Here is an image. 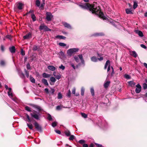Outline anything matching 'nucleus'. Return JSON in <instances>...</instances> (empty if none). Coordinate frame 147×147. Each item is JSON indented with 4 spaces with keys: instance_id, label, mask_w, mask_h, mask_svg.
<instances>
[{
    "instance_id": "f257e3e1",
    "label": "nucleus",
    "mask_w": 147,
    "mask_h": 147,
    "mask_svg": "<svg viewBox=\"0 0 147 147\" xmlns=\"http://www.w3.org/2000/svg\"><path fill=\"white\" fill-rule=\"evenodd\" d=\"M78 5L83 9L89 10L92 13H95L96 14L98 15L100 18L104 20L109 21V20L105 17L103 13L100 11V8L98 6L97 7L95 4H90L86 3L82 5L78 4Z\"/></svg>"
},
{
    "instance_id": "412c9836",
    "label": "nucleus",
    "mask_w": 147,
    "mask_h": 147,
    "mask_svg": "<svg viewBox=\"0 0 147 147\" xmlns=\"http://www.w3.org/2000/svg\"><path fill=\"white\" fill-rule=\"evenodd\" d=\"M125 11L127 14H132L133 13L132 10L130 9H126Z\"/></svg>"
},
{
    "instance_id": "2f4dec72",
    "label": "nucleus",
    "mask_w": 147,
    "mask_h": 147,
    "mask_svg": "<svg viewBox=\"0 0 147 147\" xmlns=\"http://www.w3.org/2000/svg\"><path fill=\"white\" fill-rule=\"evenodd\" d=\"M50 80L53 83H55L56 81V80L55 78L53 77H51L50 78Z\"/></svg>"
},
{
    "instance_id": "c03bdc74",
    "label": "nucleus",
    "mask_w": 147,
    "mask_h": 147,
    "mask_svg": "<svg viewBox=\"0 0 147 147\" xmlns=\"http://www.w3.org/2000/svg\"><path fill=\"white\" fill-rule=\"evenodd\" d=\"M25 74L27 78H28L29 77V72L27 71L26 69H25Z\"/></svg>"
},
{
    "instance_id": "1a4fd4ad",
    "label": "nucleus",
    "mask_w": 147,
    "mask_h": 147,
    "mask_svg": "<svg viewBox=\"0 0 147 147\" xmlns=\"http://www.w3.org/2000/svg\"><path fill=\"white\" fill-rule=\"evenodd\" d=\"M58 55L59 58L61 59H63L65 57L64 53L62 51H61Z\"/></svg>"
},
{
    "instance_id": "4c0bfd02",
    "label": "nucleus",
    "mask_w": 147,
    "mask_h": 147,
    "mask_svg": "<svg viewBox=\"0 0 147 147\" xmlns=\"http://www.w3.org/2000/svg\"><path fill=\"white\" fill-rule=\"evenodd\" d=\"M70 136L69 140H73L74 138V136L73 135H70Z\"/></svg>"
},
{
    "instance_id": "58836bf2",
    "label": "nucleus",
    "mask_w": 147,
    "mask_h": 147,
    "mask_svg": "<svg viewBox=\"0 0 147 147\" xmlns=\"http://www.w3.org/2000/svg\"><path fill=\"white\" fill-rule=\"evenodd\" d=\"M27 125L28 126V127L29 128V129H32L33 128L32 125L31 123H27Z\"/></svg>"
},
{
    "instance_id": "052dcab7",
    "label": "nucleus",
    "mask_w": 147,
    "mask_h": 147,
    "mask_svg": "<svg viewBox=\"0 0 147 147\" xmlns=\"http://www.w3.org/2000/svg\"><path fill=\"white\" fill-rule=\"evenodd\" d=\"M140 46L142 48L144 49H146L147 48L146 47L144 44H141Z\"/></svg>"
},
{
    "instance_id": "473e14b6",
    "label": "nucleus",
    "mask_w": 147,
    "mask_h": 147,
    "mask_svg": "<svg viewBox=\"0 0 147 147\" xmlns=\"http://www.w3.org/2000/svg\"><path fill=\"white\" fill-rule=\"evenodd\" d=\"M81 115L83 117L85 118H86L87 117V115L85 113H81Z\"/></svg>"
},
{
    "instance_id": "7ed1b4c3",
    "label": "nucleus",
    "mask_w": 147,
    "mask_h": 147,
    "mask_svg": "<svg viewBox=\"0 0 147 147\" xmlns=\"http://www.w3.org/2000/svg\"><path fill=\"white\" fill-rule=\"evenodd\" d=\"M7 94L8 96L12 100L14 101L16 103L18 102L17 98L16 97L13 98L14 97V94L13 93V92L11 88H9L7 92Z\"/></svg>"
},
{
    "instance_id": "ddd939ff",
    "label": "nucleus",
    "mask_w": 147,
    "mask_h": 147,
    "mask_svg": "<svg viewBox=\"0 0 147 147\" xmlns=\"http://www.w3.org/2000/svg\"><path fill=\"white\" fill-rule=\"evenodd\" d=\"M62 24L64 25L65 28H67L68 29H71V26L69 24L65 22H62Z\"/></svg>"
},
{
    "instance_id": "c85d7f7f",
    "label": "nucleus",
    "mask_w": 147,
    "mask_h": 147,
    "mask_svg": "<svg viewBox=\"0 0 147 147\" xmlns=\"http://www.w3.org/2000/svg\"><path fill=\"white\" fill-rule=\"evenodd\" d=\"M85 89L83 87H82L81 89V95L82 96H83L84 94Z\"/></svg>"
},
{
    "instance_id": "39448f33",
    "label": "nucleus",
    "mask_w": 147,
    "mask_h": 147,
    "mask_svg": "<svg viewBox=\"0 0 147 147\" xmlns=\"http://www.w3.org/2000/svg\"><path fill=\"white\" fill-rule=\"evenodd\" d=\"M79 49L78 48L71 49L67 51V54L68 56H71L73 54L78 51Z\"/></svg>"
},
{
    "instance_id": "4468645a",
    "label": "nucleus",
    "mask_w": 147,
    "mask_h": 147,
    "mask_svg": "<svg viewBox=\"0 0 147 147\" xmlns=\"http://www.w3.org/2000/svg\"><path fill=\"white\" fill-rule=\"evenodd\" d=\"M17 8L18 9L21 10L22 9L23 4L22 3H18L17 4Z\"/></svg>"
},
{
    "instance_id": "338daca9",
    "label": "nucleus",
    "mask_w": 147,
    "mask_h": 147,
    "mask_svg": "<svg viewBox=\"0 0 147 147\" xmlns=\"http://www.w3.org/2000/svg\"><path fill=\"white\" fill-rule=\"evenodd\" d=\"M37 47L36 46H35L34 47L33 50L34 51H36L37 50Z\"/></svg>"
},
{
    "instance_id": "9b49d317",
    "label": "nucleus",
    "mask_w": 147,
    "mask_h": 147,
    "mask_svg": "<svg viewBox=\"0 0 147 147\" xmlns=\"http://www.w3.org/2000/svg\"><path fill=\"white\" fill-rule=\"evenodd\" d=\"M136 89L135 91L136 93H138L141 91V86L139 84H138L136 86Z\"/></svg>"
},
{
    "instance_id": "a878e982",
    "label": "nucleus",
    "mask_w": 147,
    "mask_h": 147,
    "mask_svg": "<svg viewBox=\"0 0 147 147\" xmlns=\"http://www.w3.org/2000/svg\"><path fill=\"white\" fill-rule=\"evenodd\" d=\"M128 83L131 87L134 86L135 85V83L133 81H129L128 82Z\"/></svg>"
},
{
    "instance_id": "4d7b16f0",
    "label": "nucleus",
    "mask_w": 147,
    "mask_h": 147,
    "mask_svg": "<svg viewBox=\"0 0 147 147\" xmlns=\"http://www.w3.org/2000/svg\"><path fill=\"white\" fill-rule=\"evenodd\" d=\"M35 107L36 108V109H37L39 111L41 110V108L40 107H39L38 106H37V105L35 106Z\"/></svg>"
},
{
    "instance_id": "8fccbe9b",
    "label": "nucleus",
    "mask_w": 147,
    "mask_h": 147,
    "mask_svg": "<svg viewBox=\"0 0 147 147\" xmlns=\"http://www.w3.org/2000/svg\"><path fill=\"white\" fill-rule=\"evenodd\" d=\"M71 67L74 69H75L76 68H78V65L76 66L75 67V66L74 65L73 63H71Z\"/></svg>"
},
{
    "instance_id": "603ef678",
    "label": "nucleus",
    "mask_w": 147,
    "mask_h": 147,
    "mask_svg": "<svg viewBox=\"0 0 147 147\" xmlns=\"http://www.w3.org/2000/svg\"><path fill=\"white\" fill-rule=\"evenodd\" d=\"M0 64L2 66H4L5 64V62L3 60H2L0 62Z\"/></svg>"
},
{
    "instance_id": "f3484780",
    "label": "nucleus",
    "mask_w": 147,
    "mask_h": 147,
    "mask_svg": "<svg viewBox=\"0 0 147 147\" xmlns=\"http://www.w3.org/2000/svg\"><path fill=\"white\" fill-rule=\"evenodd\" d=\"M47 68L49 69L50 70L52 71H54L56 69L55 67L54 66L52 65H49L48 66Z\"/></svg>"
},
{
    "instance_id": "de8ad7c7",
    "label": "nucleus",
    "mask_w": 147,
    "mask_h": 147,
    "mask_svg": "<svg viewBox=\"0 0 147 147\" xmlns=\"http://www.w3.org/2000/svg\"><path fill=\"white\" fill-rule=\"evenodd\" d=\"M62 98V96L61 94L59 93L58 94V99H61Z\"/></svg>"
},
{
    "instance_id": "6e6d98bb",
    "label": "nucleus",
    "mask_w": 147,
    "mask_h": 147,
    "mask_svg": "<svg viewBox=\"0 0 147 147\" xmlns=\"http://www.w3.org/2000/svg\"><path fill=\"white\" fill-rule=\"evenodd\" d=\"M71 92L70 90H69L67 94V96L68 97H70L71 96Z\"/></svg>"
},
{
    "instance_id": "0eeeda50",
    "label": "nucleus",
    "mask_w": 147,
    "mask_h": 147,
    "mask_svg": "<svg viewBox=\"0 0 147 147\" xmlns=\"http://www.w3.org/2000/svg\"><path fill=\"white\" fill-rule=\"evenodd\" d=\"M53 18V16L51 13L50 12H47L46 19L48 21H51Z\"/></svg>"
},
{
    "instance_id": "79ce46f5",
    "label": "nucleus",
    "mask_w": 147,
    "mask_h": 147,
    "mask_svg": "<svg viewBox=\"0 0 147 147\" xmlns=\"http://www.w3.org/2000/svg\"><path fill=\"white\" fill-rule=\"evenodd\" d=\"M55 131L57 134H61V131L59 129H55Z\"/></svg>"
},
{
    "instance_id": "ea45409f",
    "label": "nucleus",
    "mask_w": 147,
    "mask_h": 147,
    "mask_svg": "<svg viewBox=\"0 0 147 147\" xmlns=\"http://www.w3.org/2000/svg\"><path fill=\"white\" fill-rule=\"evenodd\" d=\"M36 5L38 7H39L40 5V2L38 0H37L36 1Z\"/></svg>"
},
{
    "instance_id": "f704fd0d",
    "label": "nucleus",
    "mask_w": 147,
    "mask_h": 147,
    "mask_svg": "<svg viewBox=\"0 0 147 147\" xmlns=\"http://www.w3.org/2000/svg\"><path fill=\"white\" fill-rule=\"evenodd\" d=\"M59 45L61 47H65L66 46V44L62 42H59Z\"/></svg>"
},
{
    "instance_id": "e2e57ef3",
    "label": "nucleus",
    "mask_w": 147,
    "mask_h": 147,
    "mask_svg": "<svg viewBox=\"0 0 147 147\" xmlns=\"http://www.w3.org/2000/svg\"><path fill=\"white\" fill-rule=\"evenodd\" d=\"M76 92V89L75 88H73L72 90V93L73 94H75Z\"/></svg>"
},
{
    "instance_id": "774afa93",
    "label": "nucleus",
    "mask_w": 147,
    "mask_h": 147,
    "mask_svg": "<svg viewBox=\"0 0 147 147\" xmlns=\"http://www.w3.org/2000/svg\"><path fill=\"white\" fill-rule=\"evenodd\" d=\"M143 65L147 69V64L145 63H143Z\"/></svg>"
},
{
    "instance_id": "f8f14e48",
    "label": "nucleus",
    "mask_w": 147,
    "mask_h": 147,
    "mask_svg": "<svg viewBox=\"0 0 147 147\" xmlns=\"http://www.w3.org/2000/svg\"><path fill=\"white\" fill-rule=\"evenodd\" d=\"M135 32L140 37H142L144 36L142 32L140 30H135Z\"/></svg>"
},
{
    "instance_id": "a19ab883",
    "label": "nucleus",
    "mask_w": 147,
    "mask_h": 147,
    "mask_svg": "<svg viewBox=\"0 0 147 147\" xmlns=\"http://www.w3.org/2000/svg\"><path fill=\"white\" fill-rule=\"evenodd\" d=\"M59 68L62 70H64L65 69V66L62 64L59 67Z\"/></svg>"
},
{
    "instance_id": "aec40b11",
    "label": "nucleus",
    "mask_w": 147,
    "mask_h": 147,
    "mask_svg": "<svg viewBox=\"0 0 147 147\" xmlns=\"http://www.w3.org/2000/svg\"><path fill=\"white\" fill-rule=\"evenodd\" d=\"M42 82L45 85L48 86L49 85L47 80L45 79H42Z\"/></svg>"
},
{
    "instance_id": "cd10ccee",
    "label": "nucleus",
    "mask_w": 147,
    "mask_h": 147,
    "mask_svg": "<svg viewBox=\"0 0 147 147\" xmlns=\"http://www.w3.org/2000/svg\"><path fill=\"white\" fill-rule=\"evenodd\" d=\"M31 17L33 21L34 22L36 20V16L34 13H32L31 15Z\"/></svg>"
},
{
    "instance_id": "680f3d73",
    "label": "nucleus",
    "mask_w": 147,
    "mask_h": 147,
    "mask_svg": "<svg viewBox=\"0 0 147 147\" xmlns=\"http://www.w3.org/2000/svg\"><path fill=\"white\" fill-rule=\"evenodd\" d=\"M26 67H27V69H30V65L29 64H28L27 65Z\"/></svg>"
},
{
    "instance_id": "5fc2aeb1",
    "label": "nucleus",
    "mask_w": 147,
    "mask_h": 147,
    "mask_svg": "<svg viewBox=\"0 0 147 147\" xmlns=\"http://www.w3.org/2000/svg\"><path fill=\"white\" fill-rule=\"evenodd\" d=\"M143 88L144 89H146L147 88V84L146 83H144L143 84Z\"/></svg>"
},
{
    "instance_id": "6ab92c4d",
    "label": "nucleus",
    "mask_w": 147,
    "mask_h": 147,
    "mask_svg": "<svg viewBox=\"0 0 147 147\" xmlns=\"http://www.w3.org/2000/svg\"><path fill=\"white\" fill-rule=\"evenodd\" d=\"M34 125L36 127V129H41V126L39 125L37 122H35L34 123Z\"/></svg>"
},
{
    "instance_id": "9d476101",
    "label": "nucleus",
    "mask_w": 147,
    "mask_h": 147,
    "mask_svg": "<svg viewBox=\"0 0 147 147\" xmlns=\"http://www.w3.org/2000/svg\"><path fill=\"white\" fill-rule=\"evenodd\" d=\"M32 37V33L31 32H29L25 35L23 36V38L24 39H27L31 38Z\"/></svg>"
},
{
    "instance_id": "dca6fc26",
    "label": "nucleus",
    "mask_w": 147,
    "mask_h": 147,
    "mask_svg": "<svg viewBox=\"0 0 147 147\" xmlns=\"http://www.w3.org/2000/svg\"><path fill=\"white\" fill-rule=\"evenodd\" d=\"M110 81H107L104 84V86L105 88H107L108 87L110 84Z\"/></svg>"
},
{
    "instance_id": "a18cd8bd",
    "label": "nucleus",
    "mask_w": 147,
    "mask_h": 147,
    "mask_svg": "<svg viewBox=\"0 0 147 147\" xmlns=\"http://www.w3.org/2000/svg\"><path fill=\"white\" fill-rule=\"evenodd\" d=\"M26 117L28 119L27 122H30L31 121V120L30 118V117L28 115L26 114Z\"/></svg>"
},
{
    "instance_id": "20e7f679",
    "label": "nucleus",
    "mask_w": 147,
    "mask_h": 147,
    "mask_svg": "<svg viewBox=\"0 0 147 147\" xmlns=\"http://www.w3.org/2000/svg\"><path fill=\"white\" fill-rule=\"evenodd\" d=\"M74 59L75 61L78 62L79 61V59L80 60L82 63L84 65V61L83 58V56L82 54L79 55L78 56L75 55L74 57Z\"/></svg>"
},
{
    "instance_id": "49530a36",
    "label": "nucleus",
    "mask_w": 147,
    "mask_h": 147,
    "mask_svg": "<svg viewBox=\"0 0 147 147\" xmlns=\"http://www.w3.org/2000/svg\"><path fill=\"white\" fill-rule=\"evenodd\" d=\"M138 6L137 3L136 2H134V3L133 7L134 9L136 8Z\"/></svg>"
},
{
    "instance_id": "3c124183",
    "label": "nucleus",
    "mask_w": 147,
    "mask_h": 147,
    "mask_svg": "<svg viewBox=\"0 0 147 147\" xmlns=\"http://www.w3.org/2000/svg\"><path fill=\"white\" fill-rule=\"evenodd\" d=\"M47 119L50 121H51L52 120V117L50 114H48Z\"/></svg>"
},
{
    "instance_id": "4be33fe9",
    "label": "nucleus",
    "mask_w": 147,
    "mask_h": 147,
    "mask_svg": "<svg viewBox=\"0 0 147 147\" xmlns=\"http://www.w3.org/2000/svg\"><path fill=\"white\" fill-rule=\"evenodd\" d=\"M131 55H132L135 58L137 57L138 55L136 53L135 51H133L131 52Z\"/></svg>"
},
{
    "instance_id": "0e129e2a",
    "label": "nucleus",
    "mask_w": 147,
    "mask_h": 147,
    "mask_svg": "<svg viewBox=\"0 0 147 147\" xmlns=\"http://www.w3.org/2000/svg\"><path fill=\"white\" fill-rule=\"evenodd\" d=\"M34 11L33 10H31L29 11L26 14H28L30 13H33Z\"/></svg>"
},
{
    "instance_id": "37998d69",
    "label": "nucleus",
    "mask_w": 147,
    "mask_h": 147,
    "mask_svg": "<svg viewBox=\"0 0 147 147\" xmlns=\"http://www.w3.org/2000/svg\"><path fill=\"white\" fill-rule=\"evenodd\" d=\"M57 123L55 121L53 122L52 124V127H55V126H56L57 125Z\"/></svg>"
},
{
    "instance_id": "f03ea898",
    "label": "nucleus",
    "mask_w": 147,
    "mask_h": 147,
    "mask_svg": "<svg viewBox=\"0 0 147 147\" xmlns=\"http://www.w3.org/2000/svg\"><path fill=\"white\" fill-rule=\"evenodd\" d=\"M108 66L107 72L109 73L108 76L111 77L113 76L114 74V70L112 66H111L110 61L109 60H107L105 64L104 69H107Z\"/></svg>"
},
{
    "instance_id": "09e8293b",
    "label": "nucleus",
    "mask_w": 147,
    "mask_h": 147,
    "mask_svg": "<svg viewBox=\"0 0 147 147\" xmlns=\"http://www.w3.org/2000/svg\"><path fill=\"white\" fill-rule=\"evenodd\" d=\"M55 77L56 79L58 80H59L61 78V75L59 74L58 75H56Z\"/></svg>"
},
{
    "instance_id": "e433bc0d",
    "label": "nucleus",
    "mask_w": 147,
    "mask_h": 147,
    "mask_svg": "<svg viewBox=\"0 0 147 147\" xmlns=\"http://www.w3.org/2000/svg\"><path fill=\"white\" fill-rule=\"evenodd\" d=\"M95 36H102L104 35V34L102 33H97L95 34Z\"/></svg>"
},
{
    "instance_id": "69168bd1",
    "label": "nucleus",
    "mask_w": 147,
    "mask_h": 147,
    "mask_svg": "<svg viewBox=\"0 0 147 147\" xmlns=\"http://www.w3.org/2000/svg\"><path fill=\"white\" fill-rule=\"evenodd\" d=\"M6 37L7 38H8L10 40H11V36L10 35H7V36H6Z\"/></svg>"
},
{
    "instance_id": "13d9d810",
    "label": "nucleus",
    "mask_w": 147,
    "mask_h": 147,
    "mask_svg": "<svg viewBox=\"0 0 147 147\" xmlns=\"http://www.w3.org/2000/svg\"><path fill=\"white\" fill-rule=\"evenodd\" d=\"M97 147H104L102 145L97 143L95 144Z\"/></svg>"
},
{
    "instance_id": "393cba45",
    "label": "nucleus",
    "mask_w": 147,
    "mask_h": 147,
    "mask_svg": "<svg viewBox=\"0 0 147 147\" xmlns=\"http://www.w3.org/2000/svg\"><path fill=\"white\" fill-rule=\"evenodd\" d=\"M50 75L48 74H47L45 73L43 74L42 76L43 78H48L50 77Z\"/></svg>"
},
{
    "instance_id": "a211bd4d",
    "label": "nucleus",
    "mask_w": 147,
    "mask_h": 147,
    "mask_svg": "<svg viewBox=\"0 0 147 147\" xmlns=\"http://www.w3.org/2000/svg\"><path fill=\"white\" fill-rule=\"evenodd\" d=\"M91 60L92 61L96 62L98 61V59L95 56H93L91 58Z\"/></svg>"
},
{
    "instance_id": "423d86ee",
    "label": "nucleus",
    "mask_w": 147,
    "mask_h": 147,
    "mask_svg": "<svg viewBox=\"0 0 147 147\" xmlns=\"http://www.w3.org/2000/svg\"><path fill=\"white\" fill-rule=\"evenodd\" d=\"M39 29L40 30H43L45 31H51V30L47 26L44 24L41 25L39 27Z\"/></svg>"
},
{
    "instance_id": "2eb2a0df",
    "label": "nucleus",
    "mask_w": 147,
    "mask_h": 147,
    "mask_svg": "<svg viewBox=\"0 0 147 147\" xmlns=\"http://www.w3.org/2000/svg\"><path fill=\"white\" fill-rule=\"evenodd\" d=\"M9 50L10 52L12 53H15L16 49L14 46H12L9 48Z\"/></svg>"
},
{
    "instance_id": "bb28decb",
    "label": "nucleus",
    "mask_w": 147,
    "mask_h": 147,
    "mask_svg": "<svg viewBox=\"0 0 147 147\" xmlns=\"http://www.w3.org/2000/svg\"><path fill=\"white\" fill-rule=\"evenodd\" d=\"M30 81L32 82L33 83H35V79L32 76H30Z\"/></svg>"
},
{
    "instance_id": "72a5a7b5",
    "label": "nucleus",
    "mask_w": 147,
    "mask_h": 147,
    "mask_svg": "<svg viewBox=\"0 0 147 147\" xmlns=\"http://www.w3.org/2000/svg\"><path fill=\"white\" fill-rule=\"evenodd\" d=\"M25 109L26 111H28L30 112L31 111V108L28 106H26L25 107Z\"/></svg>"
},
{
    "instance_id": "b1692460",
    "label": "nucleus",
    "mask_w": 147,
    "mask_h": 147,
    "mask_svg": "<svg viewBox=\"0 0 147 147\" xmlns=\"http://www.w3.org/2000/svg\"><path fill=\"white\" fill-rule=\"evenodd\" d=\"M62 108H67V107H63V106H59L58 105L56 107V109L58 110H59L61 109Z\"/></svg>"
},
{
    "instance_id": "c9c22d12",
    "label": "nucleus",
    "mask_w": 147,
    "mask_h": 147,
    "mask_svg": "<svg viewBox=\"0 0 147 147\" xmlns=\"http://www.w3.org/2000/svg\"><path fill=\"white\" fill-rule=\"evenodd\" d=\"M124 77L125 78L127 79H129L131 78L130 76L128 74H125L124 76Z\"/></svg>"
},
{
    "instance_id": "6e6552de",
    "label": "nucleus",
    "mask_w": 147,
    "mask_h": 147,
    "mask_svg": "<svg viewBox=\"0 0 147 147\" xmlns=\"http://www.w3.org/2000/svg\"><path fill=\"white\" fill-rule=\"evenodd\" d=\"M39 113H37L35 111H34L32 113H31V116L36 119H39L38 114Z\"/></svg>"
},
{
    "instance_id": "5701e85b",
    "label": "nucleus",
    "mask_w": 147,
    "mask_h": 147,
    "mask_svg": "<svg viewBox=\"0 0 147 147\" xmlns=\"http://www.w3.org/2000/svg\"><path fill=\"white\" fill-rule=\"evenodd\" d=\"M56 38H57L65 39L66 37L63 36L61 35H57L55 37Z\"/></svg>"
},
{
    "instance_id": "864d4df0",
    "label": "nucleus",
    "mask_w": 147,
    "mask_h": 147,
    "mask_svg": "<svg viewBox=\"0 0 147 147\" xmlns=\"http://www.w3.org/2000/svg\"><path fill=\"white\" fill-rule=\"evenodd\" d=\"M85 142V141L83 140H81L79 141V142L81 144L84 143Z\"/></svg>"
},
{
    "instance_id": "bf43d9fd",
    "label": "nucleus",
    "mask_w": 147,
    "mask_h": 147,
    "mask_svg": "<svg viewBox=\"0 0 147 147\" xmlns=\"http://www.w3.org/2000/svg\"><path fill=\"white\" fill-rule=\"evenodd\" d=\"M1 51H2L3 52V51H4V46L3 45H1Z\"/></svg>"
},
{
    "instance_id": "7c9ffc66",
    "label": "nucleus",
    "mask_w": 147,
    "mask_h": 147,
    "mask_svg": "<svg viewBox=\"0 0 147 147\" xmlns=\"http://www.w3.org/2000/svg\"><path fill=\"white\" fill-rule=\"evenodd\" d=\"M65 135L67 136H69L70 135V132L69 131H66L65 132Z\"/></svg>"
},
{
    "instance_id": "c756f323",
    "label": "nucleus",
    "mask_w": 147,
    "mask_h": 147,
    "mask_svg": "<svg viewBox=\"0 0 147 147\" xmlns=\"http://www.w3.org/2000/svg\"><path fill=\"white\" fill-rule=\"evenodd\" d=\"M90 92L92 95V96H94V88H91L90 89Z\"/></svg>"
}]
</instances>
